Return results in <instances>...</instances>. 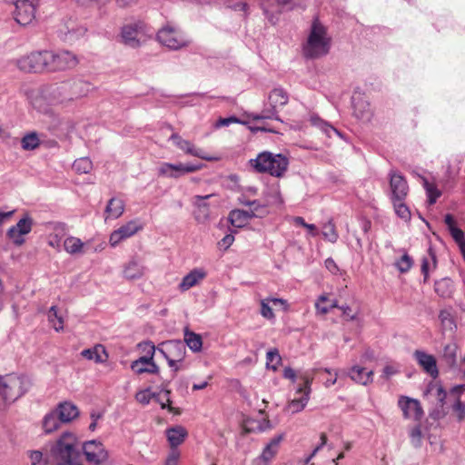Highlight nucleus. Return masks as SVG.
I'll list each match as a JSON object with an SVG mask.
<instances>
[{
    "instance_id": "f257e3e1",
    "label": "nucleus",
    "mask_w": 465,
    "mask_h": 465,
    "mask_svg": "<svg viewBox=\"0 0 465 465\" xmlns=\"http://www.w3.org/2000/svg\"><path fill=\"white\" fill-rule=\"evenodd\" d=\"M88 91L89 84L86 82L71 79L45 86L42 94L51 104H67L86 95Z\"/></svg>"
},
{
    "instance_id": "ddd939ff",
    "label": "nucleus",
    "mask_w": 465,
    "mask_h": 465,
    "mask_svg": "<svg viewBox=\"0 0 465 465\" xmlns=\"http://www.w3.org/2000/svg\"><path fill=\"white\" fill-rule=\"evenodd\" d=\"M33 224V219L28 214H25L15 225L8 229L6 235L15 245L21 246L25 242L23 236L32 231Z\"/></svg>"
},
{
    "instance_id": "6ab92c4d",
    "label": "nucleus",
    "mask_w": 465,
    "mask_h": 465,
    "mask_svg": "<svg viewBox=\"0 0 465 465\" xmlns=\"http://www.w3.org/2000/svg\"><path fill=\"white\" fill-rule=\"evenodd\" d=\"M214 194L207 195H195L193 198V204L194 206L193 217L199 223H205L210 220V205L206 200L213 197Z\"/></svg>"
},
{
    "instance_id": "8fccbe9b",
    "label": "nucleus",
    "mask_w": 465,
    "mask_h": 465,
    "mask_svg": "<svg viewBox=\"0 0 465 465\" xmlns=\"http://www.w3.org/2000/svg\"><path fill=\"white\" fill-rule=\"evenodd\" d=\"M457 347L455 344H447L443 349V360L449 366H454L456 363Z\"/></svg>"
},
{
    "instance_id": "bb28decb",
    "label": "nucleus",
    "mask_w": 465,
    "mask_h": 465,
    "mask_svg": "<svg viewBox=\"0 0 465 465\" xmlns=\"http://www.w3.org/2000/svg\"><path fill=\"white\" fill-rule=\"evenodd\" d=\"M54 411L64 423L70 422L79 415L77 407L68 401L60 403Z\"/></svg>"
},
{
    "instance_id": "393cba45",
    "label": "nucleus",
    "mask_w": 465,
    "mask_h": 465,
    "mask_svg": "<svg viewBox=\"0 0 465 465\" xmlns=\"http://www.w3.org/2000/svg\"><path fill=\"white\" fill-rule=\"evenodd\" d=\"M165 432L172 450H176V448L184 441L188 435L186 429L181 425L168 428Z\"/></svg>"
},
{
    "instance_id": "a211bd4d",
    "label": "nucleus",
    "mask_w": 465,
    "mask_h": 465,
    "mask_svg": "<svg viewBox=\"0 0 465 465\" xmlns=\"http://www.w3.org/2000/svg\"><path fill=\"white\" fill-rule=\"evenodd\" d=\"M142 229V224H140L137 221H130L111 233L109 242L113 247H114L120 242L133 236Z\"/></svg>"
},
{
    "instance_id": "412c9836",
    "label": "nucleus",
    "mask_w": 465,
    "mask_h": 465,
    "mask_svg": "<svg viewBox=\"0 0 465 465\" xmlns=\"http://www.w3.org/2000/svg\"><path fill=\"white\" fill-rule=\"evenodd\" d=\"M170 140L185 153L199 157L203 160L212 161L214 158L208 156L203 149L196 148L190 141L183 139L178 134H173Z\"/></svg>"
},
{
    "instance_id": "09e8293b",
    "label": "nucleus",
    "mask_w": 465,
    "mask_h": 465,
    "mask_svg": "<svg viewBox=\"0 0 465 465\" xmlns=\"http://www.w3.org/2000/svg\"><path fill=\"white\" fill-rule=\"evenodd\" d=\"M439 319L440 321L442 329L445 331H452L456 327L450 312L446 310L440 312Z\"/></svg>"
},
{
    "instance_id": "69168bd1",
    "label": "nucleus",
    "mask_w": 465,
    "mask_h": 465,
    "mask_svg": "<svg viewBox=\"0 0 465 465\" xmlns=\"http://www.w3.org/2000/svg\"><path fill=\"white\" fill-rule=\"evenodd\" d=\"M243 205L250 206L251 208H256L257 213H263V216L266 214L265 206L262 205L258 200L243 203Z\"/></svg>"
},
{
    "instance_id": "e433bc0d",
    "label": "nucleus",
    "mask_w": 465,
    "mask_h": 465,
    "mask_svg": "<svg viewBox=\"0 0 465 465\" xmlns=\"http://www.w3.org/2000/svg\"><path fill=\"white\" fill-rule=\"evenodd\" d=\"M185 346L187 345L193 351L198 352L202 350L203 341L199 334L189 331L188 330L184 332Z\"/></svg>"
},
{
    "instance_id": "e2e57ef3",
    "label": "nucleus",
    "mask_w": 465,
    "mask_h": 465,
    "mask_svg": "<svg viewBox=\"0 0 465 465\" xmlns=\"http://www.w3.org/2000/svg\"><path fill=\"white\" fill-rule=\"evenodd\" d=\"M245 124L246 123L243 121H241L235 116H230L227 118H220L216 123V127H222V126H229L231 124Z\"/></svg>"
},
{
    "instance_id": "6e6d98bb",
    "label": "nucleus",
    "mask_w": 465,
    "mask_h": 465,
    "mask_svg": "<svg viewBox=\"0 0 465 465\" xmlns=\"http://www.w3.org/2000/svg\"><path fill=\"white\" fill-rule=\"evenodd\" d=\"M154 397H156V393L151 392L149 389L141 391L135 395L136 401L143 405L148 404Z\"/></svg>"
},
{
    "instance_id": "dca6fc26",
    "label": "nucleus",
    "mask_w": 465,
    "mask_h": 465,
    "mask_svg": "<svg viewBox=\"0 0 465 465\" xmlns=\"http://www.w3.org/2000/svg\"><path fill=\"white\" fill-rule=\"evenodd\" d=\"M302 379L303 380V386H300L297 389V393H302V395L300 398L292 400L287 406V410L292 413L302 411L309 401L312 379L307 375L302 376Z\"/></svg>"
},
{
    "instance_id": "c756f323",
    "label": "nucleus",
    "mask_w": 465,
    "mask_h": 465,
    "mask_svg": "<svg viewBox=\"0 0 465 465\" xmlns=\"http://www.w3.org/2000/svg\"><path fill=\"white\" fill-rule=\"evenodd\" d=\"M124 211V203L123 200L119 198L113 197L109 200L106 208L105 213L106 218L117 219L119 218Z\"/></svg>"
},
{
    "instance_id": "7c9ffc66",
    "label": "nucleus",
    "mask_w": 465,
    "mask_h": 465,
    "mask_svg": "<svg viewBox=\"0 0 465 465\" xmlns=\"http://www.w3.org/2000/svg\"><path fill=\"white\" fill-rule=\"evenodd\" d=\"M82 356L87 360H93L95 362H104L108 355L103 345H96L91 349H85L81 352Z\"/></svg>"
},
{
    "instance_id": "39448f33",
    "label": "nucleus",
    "mask_w": 465,
    "mask_h": 465,
    "mask_svg": "<svg viewBox=\"0 0 465 465\" xmlns=\"http://www.w3.org/2000/svg\"><path fill=\"white\" fill-rule=\"evenodd\" d=\"M31 382L25 376L8 374L0 376V396L5 401L14 402L30 388Z\"/></svg>"
},
{
    "instance_id": "2eb2a0df",
    "label": "nucleus",
    "mask_w": 465,
    "mask_h": 465,
    "mask_svg": "<svg viewBox=\"0 0 465 465\" xmlns=\"http://www.w3.org/2000/svg\"><path fill=\"white\" fill-rule=\"evenodd\" d=\"M398 405L405 419L419 421L423 417L424 412L418 400L407 396H401L398 401Z\"/></svg>"
},
{
    "instance_id": "a878e982",
    "label": "nucleus",
    "mask_w": 465,
    "mask_h": 465,
    "mask_svg": "<svg viewBox=\"0 0 465 465\" xmlns=\"http://www.w3.org/2000/svg\"><path fill=\"white\" fill-rule=\"evenodd\" d=\"M346 374L355 382L367 385L372 382L373 371H367L365 368L354 365L352 366Z\"/></svg>"
},
{
    "instance_id": "4d7b16f0",
    "label": "nucleus",
    "mask_w": 465,
    "mask_h": 465,
    "mask_svg": "<svg viewBox=\"0 0 465 465\" xmlns=\"http://www.w3.org/2000/svg\"><path fill=\"white\" fill-rule=\"evenodd\" d=\"M266 195H267V197L270 198V200H269L270 203L277 204V203H282V199L281 196V192H280L278 184L276 186L272 187Z\"/></svg>"
},
{
    "instance_id": "a19ab883",
    "label": "nucleus",
    "mask_w": 465,
    "mask_h": 465,
    "mask_svg": "<svg viewBox=\"0 0 465 465\" xmlns=\"http://www.w3.org/2000/svg\"><path fill=\"white\" fill-rule=\"evenodd\" d=\"M310 122L313 126L321 129L323 133H325L328 136H331V133H336L338 135H341L339 131L331 126L329 123L325 122L318 115H312L310 118Z\"/></svg>"
},
{
    "instance_id": "cd10ccee",
    "label": "nucleus",
    "mask_w": 465,
    "mask_h": 465,
    "mask_svg": "<svg viewBox=\"0 0 465 465\" xmlns=\"http://www.w3.org/2000/svg\"><path fill=\"white\" fill-rule=\"evenodd\" d=\"M124 43L132 47L139 45L138 36V25H127L122 28L121 33Z\"/></svg>"
},
{
    "instance_id": "20e7f679",
    "label": "nucleus",
    "mask_w": 465,
    "mask_h": 465,
    "mask_svg": "<svg viewBox=\"0 0 465 465\" xmlns=\"http://www.w3.org/2000/svg\"><path fill=\"white\" fill-rule=\"evenodd\" d=\"M250 164L257 173L282 177L288 169L289 160L282 153L265 151L260 153L255 159H251Z\"/></svg>"
},
{
    "instance_id": "5701e85b",
    "label": "nucleus",
    "mask_w": 465,
    "mask_h": 465,
    "mask_svg": "<svg viewBox=\"0 0 465 465\" xmlns=\"http://www.w3.org/2000/svg\"><path fill=\"white\" fill-rule=\"evenodd\" d=\"M284 439V434H279L274 436L263 448L261 455L258 457L260 460L264 463H268L276 456L279 451L280 444Z\"/></svg>"
},
{
    "instance_id": "6e6552de",
    "label": "nucleus",
    "mask_w": 465,
    "mask_h": 465,
    "mask_svg": "<svg viewBox=\"0 0 465 465\" xmlns=\"http://www.w3.org/2000/svg\"><path fill=\"white\" fill-rule=\"evenodd\" d=\"M155 351L161 353L167 361L170 367H174L175 362H182L186 353L185 343L181 340L166 341L155 348Z\"/></svg>"
},
{
    "instance_id": "a18cd8bd",
    "label": "nucleus",
    "mask_w": 465,
    "mask_h": 465,
    "mask_svg": "<svg viewBox=\"0 0 465 465\" xmlns=\"http://www.w3.org/2000/svg\"><path fill=\"white\" fill-rule=\"evenodd\" d=\"M73 169L78 173H88L93 169L92 161L87 157H82L74 161Z\"/></svg>"
},
{
    "instance_id": "ea45409f",
    "label": "nucleus",
    "mask_w": 465,
    "mask_h": 465,
    "mask_svg": "<svg viewBox=\"0 0 465 465\" xmlns=\"http://www.w3.org/2000/svg\"><path fill=\"white\" fill-rule=\"evenodd\" d=\"M84 242L76 237L69 236L64 241V248L70 254H76L82 252Z\"/></svg>"
},
{
    "instance_id": "49530a36",
    "label": "nucleus",
    "mask_w": 465,
    "mask_h": 465,
    "mask_svg": "<svg viewBox=\"0 0 465 465\" xmlns=\"http://www.w3.org/2000/svg\"><path fill=\"white\" fill-rule=\"evenodd\" d=\"M393 203L394 211L398 217L404 221L411 220V211L409 207L404 203V201H391Z\"/></svg>"
},
{
    "instance_id": "774afa93",
    "label": "nucleus",
    "mask_w": 465,
    "mask_h": 465,
    "mask_svg": "<svg viewBox=\"0 0 465 465\" xmlns=\"http://www.w3.org/2000/svg\"><path fill=\"white\" fill-rule=\"evenodd\" d=\"M261 313L263 317L267 319H272L274 317L272 309L269 306L268 303L265 302V301L262 302Z\"/></svg>"
},
{
    "instance_id": "c9c22d12",
    "label": "nucleus",
    "mask_w": 465,
    "mask_h": 465,
    "mask_svg": "<svg viewBox=\"0 0 465 465\" xmlns=\"http://www.w3.org/2000/svg\"><path fill=\"white\" fill-rule=\"evenodd\" d=\"M61 423L64 422L60 420L57 413L53 411L45 416L43 420V428L45 433H51L56 430L60 427Z\"/></svg>"
},
{
    "instance_id": "864d4df0",
    "label": "nucleus",
    "mask_w": 465,
    "mask_h": 465,
    "mask_svg": "<svg viewBox=\"0 0 465 465\" xmlns=\"http://www.w3.org/2000/svg\"><path fill=\"white\" fill-rule=\"evenodd\" d=\"M49 227L53 231L51 235H54V238L63 239L67 233V226L64 223H50Z\"/></svg>"
},
{
    "instance_id": "4c0bfd02",
    "label": "nucleus",
    "mask_w": 465,
    "mask_h": 465,
    "mask_svg": "<svg viewBox=\"0 0 465 465\" xmlns=\"http://www.w3.org/2000/svg\"><path fill=\"white\" fill-rule=\"evenodd\" d=\"M228 220L233 227L242 228L248 222L246 220L245 210L234 209L229 213Z\"/></svg>"
},
{
    "instance_id": "7ed1b4c3",
    "label": "nucleus",
    "mask_w": 465,
    "mask_h": 465,
    "mask_svg": "<svg viewBox=\"0 0 465 465\" xmlns=\"http://www.w3.org/2000/svg\"><path fill=\"white\" fill-rule=\"evenodd\" d=\"M331 37L328 35L327 27L318 18L312 21L307 42L303 45V54L306 58L316 59L326 55L331 49Z\"/></svg>"
},
{
    "instance_id": "0eeeda50",
    "label": "nucleus",
    "mask_w": 465,
    "mask_h": 465,
    "mask_svg": "<svg viewBox=\"0 0 465 465\" xmlns=\"http://www.w3.org/2000/svg\"><path fill=\"white\" fill-rule=\"evenodd\" d=\"M48 70L64 71L74 68L79 59L77 55L68 50H59L57 52L47 50Z\"/></svg>"
},
{
    "instance_id": "423d86ee",
    "label": "nucleus",
    "mask_w": 465,
    "mask_h": 465,
    "mask_svg": "<svg viewBox=\"0 0 465 465\" xmlns=\"http://www.w3.org/2000/svg\"><path fill=\"white\" fill-rule=\"evenodd\" d=\"M158 42L172 50L187 46L189 41L185 35L177 27L167 25L157 33Z\"/></svg>"
},
{
    "instance_id": "c03bdc74",
    "label": "nucleus",
    "mask_w": 465,
    "mask_h": 465,
    "mask_svg": "<svg viewBox=\"0 0 465 465\" xmlns=\"http://www.w3.org/2000/svg\"><path fill=\"white\" fill-rule=\"evenodd\" d=\"M39 143L40 140L35 132L25 134L21 141L22 148L25 150H34L39 146Z\"/></svg>"
},
{
    "instance_id": "1a4fd4ad",
    "label": "nucleus",
    "mask_w": 465,
    "mask_h": 465,
    "mask_svg": "<svg viewBox=\"0 0 465 465\" xmlns=\"http://www.w3.org/2000/svg\"><path fill=\"white\" fill-rule=\"evenodd\" d=\"M47 50L32 52L17 59V67L26 73L48 70Z\"/></svg>"
},
{
    "instance_id": "de8ad7c7",
    "label": "nucleus",
    "mask_w": 465,
    "mask_h": 465,
    "mask_svg": "<svg viewBox=\"0 0 465 465\" xmlns=\"http://www.w3.org/2000/svg\"><path fill=\"white\" fill-rule=\"evenodd\" d=\"M423 186L428 195V202L430 204H434L437 199L441 195L440 190L433 184L423 179Z\"/></svg>"
},
{
    "instance_id": "4468645a",
    "label": "nucleus",
    "mask_w": 465,
    "mask_h": 465,
    "mask_svg": "<svg viewBox=\"0 0 465 465\" xmlns=\"http://www.w3.org/2000/svg\"><path fill=\"white\" fill-rule=\"evenodd\" d=\"M391 200L404 201L409 193V185L405 177L398 172L389 173Z\"/></svg>"
},
{
    "instance_id": "f3484780",
    "label": "nucleus",
    "mask_w": 465,
    "mask_h": 465,
    "mask_svg": "<svg viewBox=\"0 0 465 465\" xmlns=\"http://www.w3.org/2000/svg\"><path fill=\"white\" fill-rule=\"evenodd\" d=\"M291 2L292 0H261V7L268 21L272 25H275L279 20V15Z\"/></svg>"
},
{
    "instance_id": "5fc2aeb1",
    "label": "nucleus",
    "mask_w": 465,
    "mask_h": 465,
    "mask_svg": "<svg viewBox=\"0 0 465 465\" xmlns=\"http://www.w3.org/2000/svg\"><path fill=\"white\" fill-rule=\"evenodd\" d=\"M66 28H67V32L64 33V40L65 41H74V40L79 38L80 36H83L86 32V29L83 26L74 28V25H72L71 27L69 25H67Z\"/></svg>"
},
{
    "instance_id": "473e14b6",
    "label": "nucleus",
    "mask_w": 465,
    "mask_h": 465,
    "mask_svg": "<svg viewBox=\"0 0 465 465\" xmlns=\"http://www.w3.org/2000/svg\"><path fill=\"white\" fill-rule=\"evenodd\" d=\"M144 268L136 260H131L124 267V275L126 279L134 280L139 279L143 275Z\"/></svg>"
},
{
    "instance_id": "0e129e2a",
    "label": "nucleus",
    "mask_w": 465,
    "mask_h": 465,
    "mask_svg": "<svg viewBox=\"0 0 465 465\" xmlns=\"http://www.w3.org/2000/svg\"><path fill=\"white\" fill-rule=\"evenodd\" d=\"M234 242V236L232 233L226 234L218 242L220 249L227 250Z\"/></svg>"
},
{
    "instance_id": "338daca9",
    "label": "nucleus",
    "mask_w": 465,
    "mask_h": 465,
    "mask_svg": "<svg viewBox=\"0 0 465 465\" xmlns=\"http://www.w3.org/2000/svg\"><path fill=\"white\" fill-rule=\"evenodd\" d=\"M179 457V451L177 450H172L166 459L165 465H177Z\"/></svg>"
},
{
    "instance_id": "b1692460",
    "label": "nucleus",
    "mask_w": 465,
    "mask_h": 465,
    "mask_svg": "<svg viewBox=\"0 0 465 465\" xmlns=\"http://www.w3.org/2000/svg\"><path fill=\"white\" fill-rule=\"evenodd\" d=\"M206 277V272L202 268H195L187 273L179 284V289L183 292L198 284Z\"/></svg>"
},
{
    "instance_id": "680f3d73",
    "label": "nucleus",
    "mask_w": 465,
    "mask_h": 465,
    "mask_svg": "<svg viewBox=\"0 0 465 465\" xmlns=\"http://www.w3.org/2000/svg\"><path fill=\"white\" fill-rule=\"evenodd\" d=\"M450 233L454 239V241L460 244V246L464 245V232L462 230L458 228L457 226L451 227L450 230Z\"/></svg>"
},
{
    "instance_id": "c85d7f7f",
    "label": "nucleus",
    "mask_w": 465,
    "mask_h": 465,
    "mask_svg": "<svg viewBox=\"0 0 465 465\" xmlns=\"http://www.w3.org/2000/svg\"><path fill=\"white\" fill-rule=\"evenodd\" d=\"M147 345L150 347L149 351L146 355L140 357L136 361H133L131 364V369L136 372L137 374H142L146 372V364L148 363V359L152 360L155 353V346L152 342H148Z\"/></svg>"
},
{
    "instance_id": "2f4dec72",
    "label": "nucleus",
    "mask_w": 465,
    "mask_h": 465,
    "mask_svg": "<svg viewBox=\"0 0 465 465\" xmlns=\"http://www.w3.org/2000/svg\"><path fill=\"white\" fill-rule=\"evenodd\" d=\"M288 101V93L282 87L274 88L269 94V104L276 108L286 105Z\"/></svg>"
},
{
    "instance_id": "f8f14e48",
    "label": "nucleus",
    "mask_w": 465,
    "mask_h": 465,
    "mask_svg": "<svg viewBox=\"0 0 465 465\" xmlns=\"http://www.w3.org/2000/svg\"><path fill=\"white\" fill-rule=\"evenodd\" d=\"M80 451L85 456L88 462L98 465L108 460V452L103 443L97 440H89L80 445Z\"/></svg>"
},
{
    "instance_id": "3c124183",
    "label": "nucleus",
    "mask_w": 465,
    "mask_h": 465,
    "mask_svg": "<svg viewBox=\"0 0 465 465\" xmlns=\"http://www.w3.org/2000/svg\"><path fill=\"white\" fill-rule=\"evenodd\" d=\"M322 235L324 239L332 243L338 241L339 234L335 229V225L331 221L323 225Z\"/></svg>"
},
{
    "instance_id": "37998d69",
    "label": "nucleus",
    "mask_w": 465,
    "mask_h": 465,
    "mask_svg": "<svg viewBox=\"0 0 465 465\" xmlns=\"http://www.w3.org/2000/svg\"><path fill=\"white\" fill-rule=\"evenodd\" d=\"M48 321L52 323L56 331L64 329V321L62 316L58 315L57 307L52 306L47 313Z\"/></svg>"
},
{
    "instance_id": "9b49d317",
    "label": "nucleus",
    "mask_w": 465,
    "mask_h": 465,
    "mask_svg": "<svg viewBox=\"0 0 465 465\" xmlns=\"http://www.w3.org/2000/svg\"><path fill=\"white\" fill-rule=\"evenodd\" d=\"M203 164L198 163H162L158 168V174L161 176L177 179L184 174L201 170Z\"/></svg>"
},
{
    "instance_id": "603ef678",
    "label": "nucleus",
    "mask_w": 465,
    "mask_h": 465,
    "mask_svg": "<svg viewBox=\"0 0 465 465\" xmlns=\"http://www.w3.org/2000/svg\"><path fill=\"white\" fill-rule=\"evenodd\" d=\"M450 280L444 278L435 282V292L441 297H446L450 293Z\"/></svg>"
},
{
    "instance_id": "58836bf2",
    "label": "nucleus",
    "mask_w": 465,
    "mask_h": 465,
    "mask_svg": "<svg viewBox=\"0 0 465 465\" xmlns=\"http://www.w3.org/2000/svg\"><path fill=\"white\" fill-rule=\"evenodd\" d=\"M28 458L30 465H54L55 462L54 460H51V455L44 456L40 450H29Z\"/></svg>"
},
{
    "instance_id": "13d9d810",
    "label": "nucleus",
    "mask_w": 465,
    "mask_h": 465,
    "mask_svg": "<svg viewBox=\"0 0 465 465\" xmlns=\"http://www.w3.org/2000/svg\"><path fill=\"white\" fill-rule=\"evenodd\" d=\"M329 302V299L325 295L319 297L315 303L316 310L319 313L326 314L330 312L329 302Z\"/></svg>"
},
{
    "instance_id": "79ce46f5",
    "label": "nucleus",
    "mask_w": 465,
    "mask_h": 465,
    "mask_svg": "<svg viewBox=\"0 0 465 465\" xmlns=\"http://www.w3.org/2000/svg\"><path fill=\"white\" fill-rule=\"evenodd\" d=\"M282 362V357L277 349H272L266 353V367L276 371Z\"/></svg>"
},
{
    "instance_id": "bf43d9fd",
    "label": "nucleus",
    "mask_w": 465,
    "mask_h": 465,
    "mask_svg": "<svg viewBox=\"0 0 465 465\" xmlns=\"http://www.w3.org/2000/svg\"><path fill=\"white\" fill-rule=\"evenodd\" d=\"M412 266V259L408 254H404L397 262V267L400 272H406Z\"/></svg>"
},
{
    "instance_id": "aec40b11",
    "label": "nucleus",
    "mask_w": 465,
    "mask_h": 465,
    "mask_svg": "<svg viewBox=\"0 0 465 465\" xmlns=\"http://www.w3.org/2000/svg\"><path fill=\"white\" fill-rule=\"evenodd\" d=\"M413 357L418 364L432 378H437L439 370L437 368V361L433 355L429 354L423 351L416 350Z\"/></svg>"
},
{
    "instance_id": "72a5a7b5",
    "label": "nucleus",
    "mask_w": 465,
    "mask_h": 465,
    "mask_svg": "<svg viewBox=\"0 0 465 465\" xmlns=\"http://www.w3.org/2000/svg\"><path fill=\"white\" fill-rule=\"evenodd\" d=\"M424 394L425 395L430 394V395L435 396L439 406L440 408H442L444 406L445 401L447 398V392L440 383H438V382L429 383Z\"/></svg>"
},
{
    "instance_id": "9d476101",
    "label": "nucleus",
    "mask_w": 465,
    "mask_h": 465,
    "mask_svg": "<svg viewBox=\"0 0 465 465\" xmlns=\"http://www.w3.org/2000/svg\"><path fill=\"white\" fill-rule=\"evenodd\" d=\"M15 5L14 18L21 25H30L35 19L40 0H12Z\"/></svg>"
},
{
    "instance_id": "4be33fe9",
    "label": "nucleus",
    "mask_w": 465,
    "mask_h": 465,
    "mask_svg": "<svg viewBox=\"0 0 465 465\" xmlns=\"http://www.w3.org/2000/svg\"><path fill=\"white\" fill-rule=\"evenodd\" d=\"M351 103L354 116L362 122H369L372 116V112L368 101L361 94H354L351 97Z\"/></svg>"
},
{
    "instance_id": "052dcab7",
    "label": "nucleus",
    "mask_w": 465,
    "mask_h": 465,
    "mask_svg": "<svg viewBox=\"0 0 465 465\" xmlns=\"http://www.w3.org/2000/svg\"><path fill=\"white\" fill-rule=\"evenodd\" d=\"M453 411L457 414L458 420L460 421L465 419V403L459 398L452 406Z\"/></svg>"
},
{
    "instance_id": "f03ea898",
    "label": "nucleus",
    "mask_w": 465,
    "mask_h": 465,
    "mask_svg": "<svg viewBox=\"0 0 465 465\" xmlns=\"http://www.w3.org/2000/svg\"><path fill=\"white\" fill-rule=\"evenodd\" d=\"M50 453L57 465H81L80 443L73 433L64 432L52 446Z\"/></svg>"
},
{
    "instance_id": "f704fd0d",
    "label": "nucleus",
    "mask_w": 465,
    "mask_h": 465,
    "mask_svg": "<svg viewBox=\"0 0 465 465\" xmlns=\"http://www.w3.org/2000/svg\"><path fill=\"white\" fill-rule=\"evenodd\" d=\"M248 118L253 121L261 120H276L282 122L278 115L277 108L269 104L268 107H264L260 114H249Z\"/></svg>"
}]
</instances>
